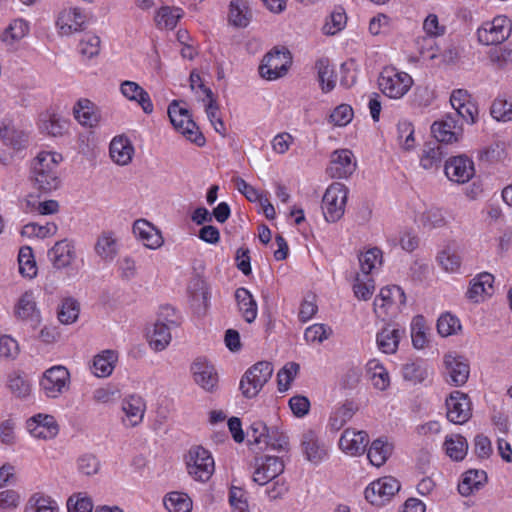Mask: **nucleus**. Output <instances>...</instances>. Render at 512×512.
Listing matches in <instances>:
<instances>
[{"mask_svg": "<svg viewBox=\"0 0 512 512\" xmlns=\"http://www.w3.org/2000/svg\"><path fill=\"white\" fill-rule=\"evenodd\" d=\"M62 161V155L56 151L38 152L30 163L29 180L33 188L43 194L58 190L62 185Z\"/></svg>", "mask_w": 512, "mask_h": 512, "instance_id": "obj_1", "label": "nucleus"}, {"mask_svg": "<svg viewBox=\"0 0 512 512\" xmlns=\"http://www.w3.org/2000/svg\"><path fill=\"white\" fill-rule=\"evenodd\" d=\"M38 384L46 399L56 400L70 390L71 373L64 365H54L42 373Z\"/></svg>", "mask_w": 512, "mask_h": 512, "instance_id": "obj_2", "label": "nucleus"}, {"mask_svg": "<svg viewBox=\"0 0 512 512\" xmlns=\"http://www.w3.org/2000/svg\"><path fill=\"white\" fill-rule=\"evenodd\" d=\"M184 460L187 474L194 481L205 483L215 472V460L212 453L200 445L192 446Z\"/></svg>", "mask_w": 512, "mask_h": 512, "instance_id": "obj_3", "label": "nucleus"}, {"mask_svg": "<svg viewBox=\"0 0 512 512\" xmlns=\"http://www.w3.org/2000/svg\"><path fill=\"white\" fill-rule=\"evenodd\" d=\"M24 428L28 436L38 442L54 441L60 434L61 426L50 413L38 412L25 420Z\"/></svg>", "mask_w": 512, "mask_h": 512, "instance_id": "obj_4", "label": "nucleus"}, {"mask_svg": "<svg viewBox=\"0 0 512 512\" xmlns=\"http://www.w3.org/2000/svg\"><path fill=\"white\" fill-rule=\"evenodd\" d=\"M348 195L349 189L343 183L333 182L327 187L321 206L327 222L335 223L344 216Z\"/></svg>", "mask_w": 512, "mask_h": 512, "instance_id": "obj_5", "label": "nucleus"}, {"mask_svg": "<svg viewBox=\"0 0 512 512\" xmlns=\"http://www.w3.org/2000/svg\"><path fill=\"white\" fill-rule=\"evenodd\" d=\"M168 116L175 130L182 134L188 141L199 147L205 144L203 134L192 120L188 109L182 106L180 102L174 100L169 105Z\"/></svg>", "mask_w": 512, "mask_h": 512, "instance_id": "obj_6", "label": "nucleus"}, {"mask_svg": "<svg viewBox=\"0 0 512 512\" xmlns=\"http://www.w3.org/2000/svg\"><path fill=\"white\" fill-rule=\"evenodd\" d=\"M413 78L404 71L394 67H386L382 70L378 84L381 91L391 99H401L413 86Z\"/></svg>", "mask_w": 512, "mask_h": 512, "instance_id": "obj_7", "label": "nucleus"}, {"mask_svg": "<svg viewBox=\"0 0 512 512\" xmlns=\"http://www.w3.org/2000/svg\"><path fill=\"white\" fill-rule=\"evenodd\" d=\"M512 32V21L505 15L484 21L477 29V39L482 45H498L505 42Z\"/></svg>", "mask_w": 512, "mask_h": 512, "instance_id": "obj_8", "label": "nucleus"}, {"mask_svg": "<svg viewBox=\"0 0 512 512\" xmlns=\"http://www.w3.org/2000/svg\"><path fill=\"white\" fill-rule=\"evenodd\" d=\"M273 374V366L268 361H260L251 366L240 381L244 397L254 398L262 390Z\"/></svg>", "mask_w": 512, "mask_h": 512, "instance_id": "obj_9", "label": "nucleus"}, {"mask_svg": "<svg viewBox=\"0 0 512 512\" xmlns=\"http://www.w3.org/2000/svg\"><path fill=\"white\" fill-rule=\"evenodd\" d=\"M406 304L404 291L397 285H388L380 289L373 302V310L378 317L394 315Z\"/></svg>", "mask_w": 512, "mask_h": 512, "instance_id": "obj_10", "label": "nucleus"}, {"mask_svg": "<svg viewBox=\"0 0 512 512\" xmlns=\"http://www.w3.org/2000/svg\"><path fill=\"white\" fill-rule=\"evenodd\" d=\"M87 25L84 10L77 6L61 9L56 17L55 27L62 37H69L83 31Z\"/></svg>", "mask_w": 512, "mask_h": 512, "instance_id": "obj_11", "label": "nucleus"}, {"mask_svg": "<svg viewBox=\"0 0 512 512\" xmlns=\"http://www.w3.org/2000/svg\"><path fill=\"white\" fill-rule=\"evenodd\" d=\"M285 464L282 458L276 456H262L256 458L252 468V481L265 486L283 474Z\"/></svg>", "mask_w": 512, "mask_h": 512, "instance_id": "obj_12", "label": "nucleus"}, {"mask_svg": "<svg viewBox=\"0 0 512 512\" xmlns=\"http://www.w3.org/2000/svg\"><path fill=\"white\" fill-rule=\"evenodd\" d=\"M399 481L392 476L381 477L365 489V498L372 505L381 506L390 501L400 490Z\"/></svg>", "mask_w": 512, "mask_h": 512, "instance_id": "obj_13", "label": "nucleus"}, {"mask_svg": "<svg viewBox=\"0 0 512 512\" xmlns=\"http://www.w3.org/2000/svg\"><path fill=\"white\" fill-rule=\"evenodd\" d=\"M291 65L290 53L286 50H272L267 53L259 67L260 75L267 80L284 76Z\"/></svg>", "mask_w": 512, "mask_h": 512, "instance_id": "obj_14", "label": "nucleus"}, {"mask_svg": "<svg viewBox=\"0 0 512 512\" xmlns=\"http://www.w3.org/2000/svg\"><path fill=\"white\" fill-rule=\"evenodd\" d=\"M450 104L458 116L468 125H474L479 118V107L471 93L466 89H455L450 95Z\"/></svg>", "mask_w": 512, "mask_h": 512, "instance_id": "obj_15", "label": "nucleus"}, {"mask_svg": "<svg viewBox=\"0 0 512 512\" xmlns=\"http://www.w3.org/2000/svg\"><path fill=\"white\" fill-rule=\"evenodd\" d=\"M443 366L448 383L459 387L467 382L470 374V366L464 356L454 351L447 352L443 356Z\"/></svg>", "mask_w": 512, "mask_h": 512, "instance_id": "obj_16", "label": "nucleus"}, {"mask_svg": "<svg viewBox=\"0 0 512 512\" xmlns=\"http://www.w3.org/2000/svg\"><path fill=\"white\" fill-rule=\"evenodd\" d=\"M447 419L454 424H464L472 416V403L467 394L456 390L445 401Z\"/></svg>", "mask_w": 512, "mask_h": 512, "instance_id": "obj_17", "label": "nucleus"}, {"mask_svg": "<svg viewBox=\"0 0 512 512\" xmlns=\"http://www.w3.org/2000/svg\"><path fill=\"white\" fill-rule=\"evenodd\" d=\"M445 176L451 182L465 184L475 175V165L472 159L465 155L450 157L444 165Z\"/></svg>", "mask_w": 512, "mask_h": 512, "instance_id": "obj_18", "label": "nucleus"}, {"mask_svg": "<svg viewBox=\"0 0 512 512\" xmlns=\"http://www.w3.org/2000/svg\"><path fill=\"white\" fill-rule=\"evenodd\" d=\"M356 168L357 160L354 153L343 148L332 152L327 172L331 178L347 179L356 171Z\"/></svg>", "mask_w": 512, "mask_h": 512, "instance_id": "obj_19", "label": "nucleus"}, {"mask_svg": "<svg viewBox=\"0 0 512 512\" xmlns=\"http://www.w3.org/2000/svg\"><path fill=\"white\" fill-rule=\"evenodd\" d=\"M13 316L21 322H31L35 326L41 323V311L37 305L35 293L26 290L19 295L13 305Z\"/></svg>", "mask_w": 512, "mask_h": 512, "instance_id": "obj_20", "label": "nucleus"}, {"mask_svg": "<svg viewBox=\"0 0 512 512\" xmlns=\"http://www.w3.org/2000/svg\"><path fill=\"white\" fill-rule=\"evenodd\" d=\"M146 411V403L142 396L130 394L125 396L120 404L121 423L128 428L140 425Z\"/></svg>", "mask_w": 512, "mask_h": 512, "instance_id": "obj_21", "label": "nucleus"}, {"mask_svg": "<svg viewBox=\"0 0 512 512\" xmlns=\"http://www.w3.org/2000/svg\"><path fill=\"white\" fill-rule=\"evenodd\" d=\"M176 322L173 320L158 319L153 325L146 330V340L149 347L155 352L165 350L171 340V330L175 327Z\"/></svg>", "mask_w": 512, "mask_h": 512, "instance_id": "obj_22", "label": "nucleus"}, {"mask_svg": "<svg viewBox=\"0 0 512 512\" xmlns=\"http://www.w3.org/2000/svg\"><path fill=\"white\" fill-rule=\"evenodd\" d=\"M119 237L111 230L102 231L96 238L93 251L104 263H112L119 254Z\"/></svg>", "mask_w": 512, "mask_h": 512, "instance_id": "obj_23", "label": "nucleus"}, {"mask_svg": "<svg viewBox=\"0 0 512 512\" xmlns=\"http://www.w3.org/2000/svg\"><path fill=\"white\" fill-rule=\"evenodd\" d=\"M133 234L137 240L150 250L160 249L164 245L161 231L146 219H138L133 224Z\"/></svg>", "mask_w": 512, "mask_h": 512, "instance_id": "obj_24", "label": "nucleus"}, {"mask_svg": "<svg viewBox=\"0 0 512 512\" xmlns=\"http://www.w3.org/2000/svg\"><path fill=\"white\" fill-rule=\"evenodd\" d=\"M194 382L207 392H213L219 382L215 367L206 360L198 359L191 365Z\"/></svg>", "mask_w": 512, "mask_h": 512, "instance_id": "obj_25", "label": "nucleus"}, {"mask_svg": "<svg viewBox=\"0 0 512 512\" xmlns=\"http://www.w3.org/2000/svg\"><path fill=\"white\" fill-rule=\"evenodd\" d=\"M368 441V434L365 431L348 428L339 439V447L346 455L358 456L364 453Z\"/></svg>", "mask_w": 512, "mask_h": 512, "instance_id": "obj_26", "label": "nucleus"}, {"mask_svg": "<svg viewBox=\"0 0 512 512\" xmlns=\"http://www.w3.org/2000/svg\"><path fill=\"white\" fill-rule=\"evenodd\" d=\"M431 132L439 142L452 144L462 138L463 128L455 118L447 116L441 121L434 122Z\"/></svg>", "mask_w": 512, "mask_h": 512, "instance_id": "obj_27", "label": "nucleus"}, {"mask_svg": "<svg viewBox=\"0 0 512 512\" xmlns=\"http://www.w3.org/2000/svg\"><path fill=\"white\" fill-rule=\"evenodd\" d=\"M0 140L14 153H19L28 145V134L17 128L11 121H1Z\"/></svg>", "mask_w": 512, "mask_h": 512, "instance_id": "obj_28", "label": "nucleus"}, {"mask_svg": "<svg viewBox=\"0 0 512 512\" xmlns=\"http://www.w3.org/2000/svg\"><path fill=\"white\" fill-rule=\"evenodd\" d=\"M48 256L52 266L57 270L67 269L72 265L76 259V248L75 245L67 240L63 239L55 243V245L49 250Z\"/></svg>", "mask_w": 512, "mask_h": 512, "instance_id": "obj_29", "label": "nucleus"}, {"mask_svg": "<svg viewBox=\"0 0 512 512\" xmlns=\"http://www.w3.org/2000/svg\"><path fill=\"white\" fill-rule=\"evenodd\" d=\"M118 359L117 351L112 349L102 350L91 359L90 372L97 378H108L113 373Z\"/></svg>", "mask_w": 512, "mask_h": 512, "instance_id": "obj_30", "label": "nucleus"}, {"mask_svg": "<svg viewBox=\"0 0 512 512\" xmlns=\"http://www.w3.org/2000/svg\"><path fill=\"white\" fill-rule=\"evenodd\" d=\"M301 449L306 459L315 464L320 463L327 456L325 445L312 429L303 432L301 436Z\"/></svg>", "mask_w": 512, "mask_h": 512, "instance_id": "obj_31", "label": "nucleus"}, {"mask_svg": "<svg viewBox=\"0 0 512 512\" xmlns=\"http://www.w3.org/2000/svg\"><path fill=\"white\" fill-rule=\"evenodd\" d=\"M494 293V276L490 273H481L470 282L467 297L474 303L484 302Z\"/></svg>", "mask_w": 512, "mask_h": 512, "instance_id": "obj_32", "label": "nucleus"}, {"mask_svg": "<svg viewBox=\"0 0 512 512\" xmlns=\"http://www.w3.org/2000/svg\"><path fill=\"white\" fill-rule=\"evenodd\" d=\"M135 149L131 141L124 136L114 137L109 146L111 160L119 165L126 166L133 160Z\"/></svg>", "mask_w": 512, "mask_h": 512, "instance_id": "obj_33", "label": "nucleus"}, {"mask_svg": "<svg viewBox=\"0 0 512 512\" xmlns=\"http://www.w3.org/2000/svg\"><path fill=\"white\" fill-rule=\"evenodd\" d=\"M75 119L84 127L94 128L101 121L98 107L89 99H80L73 108Z\"/></svg>", "mask_w": 512, "mask_h": 512, "instance_id": "obj_34", "label": "nucleus"}, {"mask_svg": "<svg viewBox=\"0 0 512 512\" xmlns=\"http://www.w3.org/2000/svg\"><path fill=\"white\" fill-rule=\"evenodd\" d=\"M121 94L129 101L137 102L144 113L151 114L154 110L149 94L136 82L124 81L120 85Z\"/></svg>", "mask_w": 512, "mask_h": 512, "instance_id": "obj_35", "label": "nucleus"}, {"mask_svg": "<svg viewBox=\"0 0 512 512\" xmlns=\"http://www.w3.org/2000/svg\"><path fill=\"white\" fill-rule=\"evenodd\" d=\"M6 387L9 393L16 399L26 400L32 394V384L21 371H12L8 374Z\"/></svg>", "mask_w": 512, "mask_h": 512, "instance_id": "obj_36", "label": "nucleus"}, {"mask_svg": "<svg viewBox=\"0 0 512 512\" xmlns=\"http://www.w3.org/2000/svg\"><path fill=\"white\" fill-rule=\"evenodd\" d=\"M59 503L49 494L37 491L32 493L25 505L23 512H59Z\"/></svg>", "mask_w": 512, "mask_h": 512, "instance_id": "obj_37", "label": "nucleus"}, {"mask_svg": "<svg viewBox=\"0 0 512 512\" xmlns=\"http://www.w3.org/2000/svg\"><path fill=\"white\" fill-rule=\"evenodd\" d=\"M188 293L192 305L198 310H206L210 302V288L207 282L200 278L194 277L188 286Z\"/></svg>", "mask_w": 512, "mask_h": 512, "instance_id": "obj_38", "label": "nucleus"}, {"mask_svg": "<svg viewBox=\"0 0 512 512\" xmlns=\"http://www.w3.org/2000/svg\"><path fill=\"white\" fill-rule=\"evenodd\" d=\"M394 445L387 439H375L367 451V457L370 463L375 467L383 466L392 455Z\"/></svg>", "mask_w": 512, "mask_h": 512, "instance_id": "obj_39", "label": "nucleus"}, {"mask_svg": "<svg viewBox=\"0 0 512 512\" xmlns=\"http://www.w3.org/2000/svg\"><path fill=\"white\" fill-rule=\"evenodd\" d=\"M351 288L357 300L366 302L372 298L375 292V280L371 275L355 273L352 278Z\"/></svg>", "mask_w": 512, "mask_h": 512, "instance_id": "obj_40", "label": "nucleus"}, {"mask_svg": "<svg viewBox=\"0 0 512 512\" xmlns=\"http://www.w3.org/2000/svg\"><path fill=\"white\" fill-rule=\"evenodd\" d=\"M396 130L397 144L402 151L410 152L417 147L418 142L415 135V127L411 121L407 119L399 120Z\"/></svg>", "mask_w": 512, "mask_h": 512, "instance_id": "obj_41", "label": "nucleus"}, {"mask_svg": "<svg viewBox=\"0 0 512 512\" xmlns=\"http://www.w3.org/2000/svg\"><path fill=\"white\" fill-rule=\"evenodd\" d=\"M366 370L375 389L386 391L390 387L391 381L389 373L379 360H369L366 365Z\"/></svg>", "mask_w": 512, "mask_h": 512, "instance_id": "obj_42", "label": "nucleus"}, {"mask_svg": "<svg viewBox=\"0 0 512 512\" xmlns=\"http://www.w3.org/2000/svg\"><path fill=\"white\" fill-rule=\"evenodd\" d=\"M238 310L247 323H252L257 317V303L252 294L245 288H238L235 292Z\"/></svg>", "mask_w": 512, "mask_h": 512, "instance_id": "obj_43", "label": "nucleus"}, {"mask_svg": "<svg viewBox=\"0 0 512 512\" xmlns=\"http://www.w3.org/2000/svg\"><path fill=\"white\" fill-rule=\"evenodd\" d=\"M443 449L446 455L453 461H461L468 452V443L460 434H451L445 437Z\"/></svg>", "mask_w": 512, "mask_h": 512, "instance_id": "obj_44", "label": "nucleus"}, {"mask_svg": "<svg viewBox=\"0 0 512 512\" xmlns=\"http://www.w3.org/2000/svg\"><path fill=\"white\" fill-rule=\"evenodd\" d=\"M163 505L168 512H191L193 501L191 497L181 491H172L163 498Z\"/></svg>", "mask_w": 512, "mask_h": 512, "instance_id": "obj_45", "label": "nucleus"}, {"mask_svg": "<svg viewBox=\"0 0 512 512\" xmlns=\"http://www.w3.org/2000/svg\"><path fill=\"white\" fill-rule=\"evenodd\" d=\"M251 18L248 3L244 0H232L229 4L228 22L234 27H246Z\"/></svg>", "mask_w": 512, "mask_h": 512, "instance_id": "obj_46", "label": "nucleus"}, {"mask_svg": "<svg viewBox=\"0 0 512 512\" xmlns=\"http://www.w3.org/2000/svg\"><path fill=\"white\" fill-rule=\"evenodd\" d=\"M400 338L399 329L386 326L377 334V346L385 354H394L398 349Z\"/></svg>", "mask_w": 512, "mask_h": 512, "instance_id": "obj_47", "label": "nucleus"}, {"mask_svg": "<svg viewBox=\"0 0 512 512\" xmlns=\"http://www.w3.org/2000/svg\"><path fill=\"white\" fill-rule=\"evenodd\" d=\"M358 261L360 271L356 273L371 275L374 270L382 265V251L377 247L369 248L358 255Z\"/></svg>", "mask_w": 512, "mask_h": 512, "instance_id": "obj_48", "label": "nucleus"}, {"mask_svg": "<svg viewBox=\"0 0 512 512\" xmlns=\"http://www.w3.org/2000/svg\"><path fill=\"white\" fill-rule=\"evenodd\" d=\"M486 481V473L481 470H469L465 472L458 485V491L462 496H469L478 490Z\"/></svg>", "mask_w": 512, "mask_h": 512, "instance_id": "obj_49", "label": "nucleus"}, {"mask_svg": "<svg viewBox=\"0 0 512 512\" xmlns=\"http://www.w3.org/2000/svg\"><path fill=\"white\" fill-rule=\"evenodd\" d=\"M29 33V24L23 19L13 20L1 35V40L9 46H13Z\"/></svg>", "mask_w": 512, "mask_h": 512, "instance_id": "obj_50", "label": "nucleus"}, {"mask_svg": "<svg viewBox=\"0 0 512 512\" xmlns=\"http://www.w3.org/2000/svg\"><path fill=\"white\" fill-rule=\"evenodd\" d=\"M18 269L22 277L34 279L38 274L37 263L30 247L24 246L19 250Z\"/></svg>", "mask_w": 512, "mask_h": 512, "instance_id": "obj_51", "label": "nucleus"}, {"mask_svg": "<svg viewBox=\"0 0 512 512\" xmlns=\"http://www.w3.org/2000/svg\"><path fill=\"white\" fill-rule=\"evenodd\" d=\"M39 128L51 136H61L67 129V121L54 113H45L40 118Z\"/></svg>", "mask_w": 512, "mask_h": 512, "instance_id": "obj_52", "label": "nucleus"}, {"mask_svg": "<svg viewBox=\"0 0 512 512\" xmlns=\"http://www.w3.org/2000/svg\"><path fill=\"white\" fill-rule=\"evenodd\" d=\"M489 113L497 122L507 123L512 121V96L495 98L491 103Z\"/></svg>", "mask_w": 512, "mask_h": 512, "instance_id": "obj_53", "label": "nucleus"}, {"mask_svg": "<svg viewBox=\"0 0 512 512\" xmlns=\"http://www.w3.org/2000/svg\"><path fill=\"white\" fill-rule=\"evenodd\" d=\"M181 17L180 9L163 6L156 11L154 21L159 29L172 30L177 26Z\"/></svg>", "mask_w": 512, "mask_h": 512, "instance_id": "obj_54", "label": "nucleus"}, {"mask_svg": "<svg viewBox=\"0 0 512 512\" xmlns=\"http://www.w3.org/2000/svg\"><path fill=\"white\" fill-rule=\"evenodd\" d=\"M429 327L422 315H416L411 322L412 344L416 349H424L428 344Z\"/></svg>", "mask_w": 512, "mask_h": 512, "instance_id": "obj_55", "label": "nucleus"}, {"mask_svg": "<svg viewBox=\"0 0 512 512\" xmlns=\"http://www.w3.org/2000/svg\"><path fill=\"white\" fill-rule=\"evenodd\" d=\"M437 263L447 273H456L461 267V257L451 246H445L436 257Z\"/></svg>", "mask_w": 512, "mask_h": 512, "instance_id": "obj_56", "label": "nucleus"}, {"mask_svg": "<svg viewBox=\"0 0 512 512\" xmlns=\"http://www.w3.org/2000/svg\"><path fill=\"white\" fill-rule=\"evenodd\" d=\"M420 224L428 229L442 228L447 224L445 212L439 207H428L419 216Z\"/></svg>", "mask_w": 512, "mask_h": 512, "instance_id": "obj_57", "label": "nucleus"}, {"mask_svg": "<svg viewBox=\"0 0 512 512\" xmlns=\"http://www.w3.org/2000/svg\"><path fill=\"white\" fill-rule=\"evenodd\" d=\"M21 353L19 341L10 334L0 335V361L13 362Z\"/></svg>", "mask_w": 512, "mask_h": 512, "instance_id": "obj_58", "label": "nucleus"}, {"mask_svg": "<svg viewBox=\"0 0 512 512\" xmlns=\"http://www.w3.org/2000/svg\"><path fill=\"white\" fill-rule=\"evenodd\" d=\"M318 80L323 92L328 93L336 86V75L333 66L326 59H321L316 63Z\"/></svg>", "mask_w": 512, "mask_h": 512, "instance_id": "obj_59", "label": "nucleus"}, {"mask_svg": "<svg viewBox=\"0 0 512 512\" xmlns=\"http://www.w3.org/2000/svg\"><path fill=\"white\" fill-rule=\"evenodd\" d=\"M101 50V39L94 33H86L79 41L78 51L80 55L90 60L97 57Z\"/></svg>", "mask_w": 512, "mask_h": 512, "instance_id": "obj_60", "label": "nucleus"}, {"mask_svg": "<svg viewBox=\"0 0 512 512\" xmlns=\"http://www.w3.org/2000/svg\"><path fill=\"white\" fill-rule=\"evenodd\" d=\"M346 24L347 15L343 8L338 7L326 18L322 32L325 35L333 36L342 31L346 27Z\"/></svg>", "mask_w": 512, "mask_h": 512, "instance_id": "obj_61", "label": "nucleus"}, {"mask_svg": "<svg viewBox=\"0 0 512 512\" xmlns=\"http://www.w3.org/2000/svg\"><path fill=\"white\" fill-rule=\"evenodd\" d=\"M436 327L441 337L457 335L462 329L460 320L449 312L442 313L439 316Z\"/></svg>", "mask_w": 512, "mask_h": 512, "instance_id": "obj_62", "label": "nucleus"}, {"mask_svg": "<svg viewBox=\"0 0 512 512\" xmlns=\"http://www.w3.org/2000/svg\"><path fill=\"white\" fill-rule=\"evenodd\" d=\"M80 314V305L73 298H66L61 302L58 309V319L64 325L75 323Z\"/></svg>", "mask_w": 512, "mask_h": 512, "instance_id": "obj_63", "label": "nucleus"}, {"mask_svg": "<svg viewBox=\"0 0 512 512\" xmlns=\"http://www.w3.org/2000/svg\"><path fill=\"white\" fill-rule=\"evenodd\" d=\"M68 512H92V499L84 492L74 493L67 500Z\"/></svg>", "mask_w": 512, "mask_h": 512, "instance_id": "obj_64", "label": "nucleus"}]
</instances>
